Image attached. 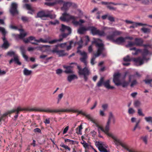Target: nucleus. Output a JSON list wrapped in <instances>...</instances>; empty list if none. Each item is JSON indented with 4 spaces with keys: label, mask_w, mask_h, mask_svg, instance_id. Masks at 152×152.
<instances>
[{
    "label": "nucleus",
    "mask_w": 152,
    "mask_h": 152,
    "mask_svg": "<svg viewBox=\"0 0 152 152\" xmlns=\"http://www.w3.org/2000/svg\"><path fill=\"white\" fill-rule=\"evenodd\" d=\"M146 84H150L152 82V79H146L144 80Z\"/></svg>",
    "instance_id": "63"
},
{
    "label": "nucleus",
    "mask_w": 152,
    "mask_h": 152,
    "mask_svg": "<svg viewBox=\"0 0 152 152\" xmlns=\"http://www.w3.org/2000/svg\"><path fill=\"white\" fill-rule=\"evenodd\" d=\"M17 7L18 4L16 3H13L12 4L10 11L12 14L14 15L18 13V12L17 9Z\"/></svg>",
    "instance_id": "17"
},
{
    "label": "nucleus",
    "mask_w": 152,
    "mask_h": 152,
    "mask_svg": "<svg viewBox=\"0 0 152 152\" xmlns=\"http://www.w3.org/2000/svg\"><path fill=\"white\" fill-rule=\"evenodd\" d=\"M140 102L138 101H135L134 103V105L136 107L139 106L140 105Z\"/></svg>",
    "instance_id": "58"
},
{
    "label": "nucleus",
    "mask_w": 152,
    "mask_h": 152,
    "mask_svg": "<svg viewBox=\"0 0 152 152\" xmlns=\"http://www.w3.org/2000/svg\"><path fill=\"white\" fill-rule=\"evenodd\" d=\"M62 71V70L61 69H58L56 71V73L57 74H59L61 73Z\"/></svg>",
    "instance_id": "64"
},
{
    "label": "nucleus",
    "mask_w": 152,
    "mask_h": 152,
    "mask_svg": "<svg viewBox=\"0 0 152 152\" xmlns=\"http://www.w3.org/2000/svg\"><path fill=\"white\" fill-rule=\"evenodd\" d=\"M115 122V118L113 113H109L106 125V130H110L111 124H114Z\"/></svg>",
    "instance_id": "12"
},
{
    "label": "nucleus",
    "mask_w": 152,
    "mask_h": 152,
    "mask_svg": "<svg viewBox=\"0 0 152 152\" xmlns=\"http://www.w3.org/2000/svg\"><path fill=\"white\" fill-rule=\"evenodd\" d=\"M20 49L23 57L26 61H28V56L25 54L26 50L25 49V47L23 46H22L20 47Z\"/></svg>",
    "instance_id": "22"
},
{
    "label": "nucleus",
    "mask_w": 152,
    "mask_h": 152,
    "mask_svg": "<svg viewBox=\"0 0 152 152\" xmlns=\"http://www.w3.org/2000/svg\"><path fill=\"white\" fill-rule=\"evenodd\" d=\"M88 27L81 26L78 29V32L80 34H83L86 31L88 30Z\"/></svg>",
    "instance_id": "25"
},
{
    "label": "nucleus",
    "mask_w": 152,
    "mask_h": 152,
    "mask_svg": "<svg viewBox=\"0 0 152 152\" xmlns=\"http://www.w3.org/2000/svg\"><path fill=\"white\" fill-rule=\"evenodd\" d=\"M61 146L66 149L68 150L69 151L70 150V148L67 145H64V144H61Z\"/></svg>",
    "instance_id": "47"
},
{
    "label": "nucleus",
    "mask_w": 152,
    "mask_h": 152,
    "mask_svg": "<svg viewBox=\"0 0 152 152\" xmlns=\"http://www.w3.org/2000/svg\"><path fill=\"white\" fill-rule=\"evenodd\" d=\"M77 110L74 109H52L49 108H47L45 110H41L40 111L41 112H44L49 113H58L59 112H72L74 113H77Z\"/></svg>",
    "instance_id": "7"
},
{
    "label": "nucleus",
    "mask_w": 152,
    "mask_h": 152,
    "mask_svg": "<svg viewBox=\"0 0 152 152\" xmlns=\"http://www.w3.org/2000/svg\"><path fill=\"white\" fill-rule=\"evenodd\" d=\"M137 113L140 116H144L145 115L144 114L142 113V110L140 109H138Z\"/></svg>",
    "instance_id": "51"
},
{
    "label": "nucleus",
    "mask_w": 152,
    "mask_h": 152,
    "mask_svg": "<svg viewBox=\"0 0 152 152\" xmlns=\"http://www.w3.org/2000/svg\"><path fill=\"white\" fill-rule=\"evenodd\" d=\"M143 41L141 38H136L135 39V45L137 46H143L144 49L142 52V56L144 59H149L146 58L147 56H149L152 54V52L150 51V49L152 48L151 45H143Z\"/></svg>",
    "instance_id": "3"
},
{
    "label": "nucleus",
    "mask_w": 152,
    "mask_h": 152,
    "mask_svg": "<svg viewBox=\"0 0 152 152\" xmlns=\"http://www.w3.org/2000/svg\"><path fill=\"white\" fill-rule=\"evenodd\" d=\"M121 77V74L118 72L115 73L114 75L113 82L117 86H118L120 85Z\"/></svg>",
    "instance_id": "16"
},
{
    "label": "nucleus",
    "mask_w": 152,
    "mask_h": 152,
    "mask_svg": "<svg viewBox=\"0 0 152 152\" xmlns=\"http://www.w3.org/2000/svg\"><path fill=\"white\" fill-rule=\"evenodd\" d=\"M132 25L130 26L129 27V28H135L137 27L138 26H145L146 25V24H144L142 23H135L133 22L132 23Z\"/></svg>",
    "instance_id": "32"
},
{
    "label": "nucleus",
    "mask_w": 152,
    "mask_h": 152,
    "mask_svg": "<svg viewBox=\"0 0 152 152\" xmlns=\"http://www.w3.org/2000/svg\"><path fill=\"white\" fill-rule=\"evenodd\" d=\"M52 10H48L39 12L37 13L36 17L40 18L44 20H46L48 17H50L51 19L54 18L56 17V15L52 14Z\"/></svg>",
    "instance_id": "6"
},
{
    "label": "nucleus",
    "mask_w": 152,
    "mask_h": 152,
    "mask_svg": "<svg viewBox=\"0 0 152 152\" xmlns=\"http://www.w3.org/2000/svg\"><path fill=\"white\" fill-rule=\"evenodd\" d=\"M59 23L58 21L57 20H55L54 21H50L49 22V24L52 25H56Z\"/></svg>",
    "instance_id": "46"
},
{
    "label": "nucleus",
    "mask_w": 152,
    "mask_h": 152,
    "mask_svg": "<svg viewBox=\"0 0 152 152\" xmlns=\"http://www.w3.org/2000/svg\"><path fill=\"white\" fill-rule=\"evenodd\" d=\"M88 30H91V33L93 35H96L97 34L98 30L94 27H88Z\"/></svg>",
    "instance_id": "33"
},
{
    "label": "nucleus",
    "mask_w": 152,
    "mask_h": 152,
    "mask_svg": "<svg viewBox=\"0 0 152 152\" xmlns=\"http://www.w3.org/2000/svg\"><path fill=\"white\" fill-rule=\"evenodd\" d=\"M42 109H39L37 110H35L34 109H26L25 108H22L20 107H17V108H15L12 110H11L10 111H9L8 112H7V113H6L4 114V116H7L9 114H10L11 113H16V114L15 115V116L14 117L15 118H16L18 115V114L19 112L20 111H23V110H28L30 111H32L34 110H37L38 111H40V110H41Z\"/></svg>",
    "instance_id": "10"
},
{
    "label": "nucleus",
    "mask_w": 152,
    "mask_h": 152,
    "mask_svg": "<svg viewBox=\"0 0 152 152\" xmlns=\"http://www.w3.org/2000/svg\"><path fill=\"white\" fill-rule=\"evenodd\" d=\"M142 3L144 4H148L149 3V0H142Z\"/></svg>",
    "instance_id": "57"
},
{
    "label": "nucleus",
    "mask_w": 152,
    "mask_h": 152,
    "mask_svg": "<svg viewBox=\"0 0 152 152\" xmlns=\"http://www.w3.org/2000/svg\"><path fill=\"white\" fill-rule=\"evenodd\" d=\"M13 58H12L10 61V64H11L13 61H14L15 63L17 64L18 65H20L21 64V63L19 61L18 56L17 55L15 56Z\"/></svg>",
    "instance_id": "26"
},
{
    "label": "nucleus",
    "mask_w": 152,
    "mask_h": 152,
    "mask_svg": "<svg viewBox=\"0 0 152 152\" xmlns=\"http://www.w3.org/2000/svg\"><path fill=\"white\" fill-rule=\"evenodd\" d=\"M93 121H90L93 123L94 124L97 128L99 132L100 131L104 132L108 136L111 137L113 140L114 144L116 146L118 145L121 140L116 136L113 133L109 132V130L106 131V126L104 128H103L102 126H99L98 124L97 120L94 117L92 118Z\"/></svg>",
    "instance_id": "2"
},
{
    "label": "nucleus",
    "mask_w": 152,
    "mask_h": 152,
    "mask_svg": "<svg viewBox=\"0 0 152 152\" xmlns=\"http://www.w3.org/2000/svg\"><path fill=\"white\" fill-rule=\"evenodd\" d=\"M102 107L104 110H105L107 108L108 105L107 104H103L102 106Z\"/></svg>",
    "instance_id": "59"
},
{
    "label": "nucleus",
    "mask_w": 152,
    "mask_h": 152,
    "mask_svg": "<svg viewBox=\"0 0 152 152\" xmlns=\"http://www.w3.org/2000/svg\"><path fill=\"white\" fill-rule=\"evenodd\" d=\"M97 35L100 36L104 37L106 36V34L103 31H101L98 30Z\"/></svg>",
    "instance_id": "40"
},
{
    "label": "nucleus",
    "mask_w": 152,
    "mask_h": 152,
    "mask_svg": "<svg viewBox=\"0 0 152 152\" xmlns=\"http://www.w3.org/2000/svg\"><path fill=\"white\" fill-rule=\"evenodd\" d=\"M92 43H95L96 47L98 48L97 52L95 54L91 60V64L93 65L94 63V61L96 57L99 56L101 54L104 49V45L102 40L99 39H94V40L92 42Z\"/></svg>",
    "instance_id": "5"
},
{
    "label": "nucleus",
    "mask_w": 152,
    "mask_h": 152,
    "mask_svg": "<svg viewBox=\"0 0 152 152\" xmlns=\"http://www.w3.org/2000/svg\"><path fill=\"white\" fill-rule=\"evenodd\" d=\"M78 69V73L80 75L83 76L85 81H87L88 79V77L89 74V70L88 68L85 67L83 69H82L80 66H77Z\"/></svg>",
    "instance_id": "11"
},
{
    "label": "nucleus",
    "mask_w": 152,
    "mask_h": 152,
    "mask_svg": "<svg viewBox=\"0 0 152 152\" xmlns=\"http://www.w3.org/2000/svg\"><path fill=\"white\" fill-rule=\"evenodd\" d=\"M63 67L66 69V70L64 72L67 74L72 73H73V71L72 69V67L71 66H66L64 65Z\"/></svg>",
    "instance_id": "23"
},
{
    "label": "nucleus",
    "mask_w": 152,
    "mask_h": 152,
    "mask_svg": "<svg viewBox=\"0 0 152 152\" xmlns=\"http://www.w3.org/2000/svg\"><path fill=\"white\" fill-rule=\"evenodd\" d=\"M63 96V93H61L60 94L58 95V100L57 103L58 104L61 100V99L62 98Z\"/></svg>",
    "instance_id": "53"
},
{
    "label": "nucleus",
    "mask_w": 152,
    "mask_h": 152,
    "mask_svg": "<svg viewBox=\"0 0 152 152\" xmlns=\"http://www.w3.org/2000/svg\"><path fill=\"white\" fill-rule=\"evenodd\" d=\"M65 142H69L70 144H72L74 142V141L68 139H65L64 140Z\"/></svg>",
    "instance_id": "62"
},
{
    "label": "nucleus",
    "mask_w": 152,
    "mask_h": 152,
    "mask_svg": "<svg viewBox=\"0 0 152 152\" xmlns=\"http://www.w3.org/2000/svg\"><path fill=\"white\" fill-rule=\"evenodd\" d=\"M81 144L83 145V146L85 148L86 151L87 150H88L91 148H93L92 146L89 143H88L84 140L81 142Z\"/></svg>",
    "instance_id": "24"
},
{
    "label": "nucleus",
    "mask_w": 152,
    "mask_h": 152,
    "mask_svg": "<svg viewBox=\"0 0 152 152\" xmlns=\"http://www.w3.org/2000/svg\"><path fill=\"white\" fill-rule=\"evenodd\" d=\"M141 30L145 33H147L150 32L149 29L145 28H141Z\"/></svg>",
    "instance_id": "50"
},
{
    "label": "nucleus",
    "mask_w": 152,
    "mask_h": 152,
    "mask_svg": "<svg viewBox=\"0 0 152 152\" xmlns=\"http://www.w3.org/2000/svg\"><path fill=\"white\" fill-rule=\"evenodd\" d=\"M145 119L147 122L152 124V117H145Z\"/></svg>",
    "instance_id": "42"
},
{
    "label": "nucleus",
    "mask_w": 152,
    "mask_h": 152,
    "mask_svg": "<svg viewBox=\"0 0 152 152\" xmlns=\"http://www.w3.org/2000/svg\"><path fill=\"white\" fill-rule=\"evenodd\" d=\"M21 19L22 21L24 22L27 21L28 20V19L27 17L25 16L22 17Z\"/></svg>",
    "instance_id": "61"
},
{
    "label": "nucleus",
    "mask_w": 152,
    "mask_h": 152,
    "mask_svg": "<svg viewBox=\"0 0 152 152\" xmlns=\"http://www.w3.org/2000/svg\"><path fill=\"white\" fill-rule=\"evenodd\" d=\"M61 31L62 32H64L66 33L63 34L62 35L63 38H64L70 34L71 32V28L65 26L63 24L61 25V28L60 29Z\"/></svg>",
    "instance_id": "14"
},
{
    "label": "nucleus",
    "mask_w": 152,
    "mask_h": 152,
    "mask_svg": "<svg viewBox=\"0 0 152 152\" xmlns=\"http://www.w3.org/2000/svg\"><path fill=\"white\" fill-rule=\"evenodd\" d=\"M83 42V41L82 39H81L79 42H78V44L79 46L77 48V53H79L81 56V57L80 58V61L83 62L85 65H86L87 63L86 61V59L87 58V53L85 52H82L80 50H79V49L81 48L82 47Z\"/></svg>",
    "instance_id": "8"
},
{
    "label": "nucleus",
    "mask_w": 152,
    "mask_h": 152,
    "mask_svg": "<svg viewBox=\"0 0 152 152\" xmlns=\"http://www.w3.org/2000/svg\"><path fill=\"white\" fill-rule=\"evenodd\" d=\"M32 72L31 70H29L26 68H24L23 71V74L26 76L30 75L32 74Z\"/></svg>",
    "instance_id": "35"
},
{
    "label": "nucleus",
    "mask_w": 152,
    "mask_h": 152,
    "mask_svg": "<svg viewBox=\"0 0 152 152\" xmlns=\"http://www.w3.org/2000/svg\"><path fill=\"white\" fill-rule=\"evenodd\" d=\"M37 40L35 37L31 36L27 38L23 39V41L25 43H27L32 40H34L36 42Z\"/></svg>",
    "instance_id": "30"
},
{
    "label": "nucleus",
    "mask_w": 152,
    "mask_h": 152,
    "mask_svg": "<svg viewBox=\"0 0 152 152\" xmlns=\"http://www.w3.org/2000/svg\"><path fill=\"white\" fill-rule=\"evenodd\" d=\"M77 113H78V114H81L82 115L85 116L90 121H93V120L92 119V118L93 117L90 114H87L83 112L82 110H77Z\"/></svg>",
    "instance_id": "20"
},
{
    "label": "nucleus",
    "mask_w": 152,
    "mask_h": 152,
    "mask_svg": "<svg viewBox=\"0 0 152 152\" xmlns=\"http://www.w3.org/2000/svg\"><path fill=\"white\" fill-rule=\"evenodd\" d=\"M2 39L4 43L2 45L1 47L5 49H7L9 46L10 44L6 40L5 37H2Z\"/></svg>",
    "instance_id": "29"
},
{
    "label": "nucleus",
    "mask_w": 152,
    "mask_h": 152,
    "mask_svg": "<svg viewBox=\"0 0 152 152\" xmlns=\"http://www.w3.org/2000/svg\"><path fill=\"white\" fill-rule=\"evenodd\" d=\"M77 77L76 75L72 74L68 76L67 80L69 82H71L72 80L75 79H77Z\"/></svg>",
    "instance_id": "31"
},
{
    "label": "nucleus",
    "mask_w": 152,
    "mask_h": 152,
    "mask_svg": "<svg viewBox=\"0 0 152 152\" xmlns=\"http://www.w3.org/2000/svg\"><path fill=\"white\" fill-rule=\"evenodd\" d=\"M130 50H134L135 51V52L134 53H132V54L133 55H137L139 53H142V52L143 51H142L140 49H137L136 48H130ZM142 57H140L142 58H143V57L142 55Z\"/></svg>",
    "instance_id": "28"
},
{
    "label": "nucleus",
    "mask_w": 152,
    "mask_h": 152,
    "mask_svg": "<svg viewBox=\"0 0 152 152\" xmlns=\"http://www.w3.org/2000/svg\"><path fill=\"white\" fill-rule=\"evenodd\" d=\"M77 17L72 16L66 12H65L62 14V16L60 18V20L63 21H68L70 20H72V23L75 26L81 25L82 24L85 22V21L80 19L79 21H77Z\"/></svg>",
    "instance_id": "4"
},
{
    "label": "nucleus",
    "mask_w": 152,
    "mask_h": 152,
    "mask_svg": "<svg viewBox=\"0 0 152 152\" xmlns=\"http://www.w3.org/2000/svg\"><path fill=\"white\" fill-rule=\"evenodd\" d=\"M110 81L109 80H107L104 82V86L108 89H113L115 87L113 86H111L110 85Z\"/></svg>",
    "instance_id": "27"
},
{
    "label": "nucleus",
    "mask_w": 152,
    "mask_h": 152,
    "mask_svg": "<svg viewBox=\"0 0 152 152\" xmlns=\"http://www.w3.org/2000/svg\"><path fill=\"white\" fill-rule=\"evenodd\" d=\"M73 43V42L72 41H70L69 42V45L67 46L66 48V49L67 50H69L71 49V45Z\"/></svg>",
    "instance_id": "60"
},
{
    "label": "nucleus",
    "mask_w": 152,
    "mask_h": 152,
    "mask_svg": "<svg viewBox=\"0 0 152 152\" xmlns=\"http://www.w3.org/2000/svg\"><path fill=\"white\" fill-rule=\"evenodd\" d=\"M108 19L110 21L113 22L115 21L114 18L113 16L110 15H109L108 16Z\"/></svg>",
    "instance_id": "52"
},
{
    "label": "nucleus",
    "mask_w": 152,
    "mask_h": 152,
    "mask_svg": "<svg viewBox=\"0 0 152 152\" xmlns=\"http://www.w3.org/2000/svg\"><path fill=\"white\" fill-rule=\"evenodd\" d=\"M57 54L59 55V56H65L67 54L65 53L64 50H58Z\"/></svg>",
    "instance_id": "39"
},
{
    "label": "nucleus",
    "mask_w": 152,
    "mask_h": 152,
    "mask_svg": "<svg viewBox=\"0 0 152 152\" xmlns=\"http://www.w3.org/2000/svg\"><path fill=\"white\" fill-rule=\"evenodd\" d=\"M140 122V120H138L136 121V124L133 129V131H134L136 130L137 129L140 130L141 129V127L139 125V123Z\"/></svg>",
    "instance_id": "34"
},
{
    "label": "nucleus",
    "mask_w": 152,
    "mask_h": 152,
    "mask_svg": "<svg viewBox=\"0 0 152 152\" xmlns=\"http://www.w3.org/2000/svg\"><path fill=\"white\" fill-rule=\"evenodd\" d=\"M45 4L49 6H55L53 2H46L45 3Z\"/></svg>",
    "instance_id": "55"
},
{
    "label": "nucleus",
    "mask_w": 152,
    "mask_h": 152,
    "mask_svg": "<svg viewBox=\"0 0 152 152\" xmlns=\"http://www.w3.org/2000/svg\"><path fill=\"white\" fill-rule=\"evenodd\" d=\"M142 138L143 141L145 143V144H147L148 137L147 136H145V137H142Z\"/></svg>",
    "instance_id": "56"
},
{
    "label": "nucleus",
    "mask_w": 152,
    "mask_h": 152,
    "mask_svg": "<svg viewBox=\"0 0 152 152\" xmlns=\"http://www.w3.org/2000/svg\"><path fill=\"white\" fill-rule=\"evenodd\" d=\"M135 75H131L129 77V82H131L132 80H133L132 82L131 83L130 85L131 87H133L137 83V82L135 80Z\"/></svg>",
    "instance_id": "19"
},
{
    "label": "nucleus",
    "mask_w": 152,
    "mask_h": 152,
    "mask_svg": "<svg viewBox=\"0 0 152 152\" xmlns=\"http://www.w3.org/2000/svg\"><path fill=\"white\" fill-rule=\"evenodd\" d=\"M48 45H42L39 46L35 47V49H37L38 50H41L42 48L48 47Z\"/></svg>",
    "instance_id": "48"
},
{
    "label": "nucleus",
    "mask_w": 152,
    "mask_h": 152,
    "mask_svg": "<svg viewBox=\"0 0 152 152\" xmlns=\"http://www.w3.org/2000/svg\"><path fill=\"white\" fill-rule=\"evenodd\" d=\"M7 55H8L10 56H13V57L16 55L15 54V53L12 51H10L8 52L7 53Z\"/></svg>",
    "instance_id": "44"
},
{
    "label": "nucleus",
    "mask_w": 152,
    "mask_h": 152,
    "mask_svg": "<svg viewBox=\"0 0 152 152\" xmlns=\"http://www.w3.org/2000/svg\"><path fill=\"white\" fill-rule=\"evenodd\" d=\"M109 29L112 30L111 34L107 36V39L119 45L125 42V38L122 37H118L116 39L115 38V36H119L122 34L121 31L117 30L115 28H110Z\"/></svg>",
    "instance_id": "1"
},
{
    "label": "nucleus",
    "mask_w": 152,
    "mask_h": 152,
    "mask_svg": "<svg viewBox=\"0 0 152 152\" xmlns=\"http://www.w3.org/2000/svg\"><path fill=\"white\" fill-rule=\"evenodd\" d=\"M24 7L26 8L28 10H31V5L30 4H25L24 6Z\"/></svg>",
    "instance_id": "49"
},
{
    "label": "nucleus",
    "mask_w": 152,
    "mask_h": 152,
    "mask_svg": "<svg viewBox=\"0 0 152 152\" xmlns=\"http://www.w3.org/2000/svg\"><path fill=\"white\" fill-rule=\"evenodd\" d=\"M0 32H1L2 35H3V37H5V35L7 33V32L6 31L5 28L3 27H0Z\"/></svg>",
    "instance_id": "41"
},
{
    "label": "nucleus",
    "mask_w": 152,
    "mask_h": 152,
    "mask_svg": "<svg viewBox=\"0 0 152 152\" xmlns=\"http://www.w3.org/2000/svg\"><path fill=\"white\" fill-rule=\"evenodd\" d=\"M134 42H128V44L127 45H126L127 47H131L132 46H133L135 45Z\"/></svg>",
    "instance_id": "54"
},
{
    "label": "nucleus",
    "mask_w": 152,
    "mask_h": 152,
    "mask_svg": "<svg viewBox=\"0 0 152 152\" xmlns=\"http://www.w3.org/2000/svg\"><path fill=\"white\" fill-rule=\"evenodd\" d=\"M104 78L102 77L100 78V80L97 83L96 86L98 87L101 86L102 84L104 85Z\"/></svg>",
    "instance_id": "36"
},
{
    "label": "nucleus",
    "mask_w": 152,
    "mask_h": 152,
    "mask_svg": "<svg viewBox=\"0 0 152 152\" xmlns=\"http://www.w3.org/2000/svg\"><path fill=\"white\" fill-rule=\"evenodd\" d=\"M129 84V82H127L125 81H123L122 82H120V85H121L124 88H126L128 86Z\"/></svg>",
    "instance_id": "37"
},
{
    "label": "nucleus",
    "mask_w": 152,
    "mask_h": 152,
    "mask_svg": "<svg viewBox=\"0 0 152 152\" xmlns=\"http://www.w3.org/2000/svg\"><path fill=\"white\" fill-rule=\"evenodd\" d=\"M51 39L50 37H48L46 39H43L42 38H40L39 39H37L36 42L38 43L42 42L43 43H46L48 42L50 44H53L57 42H60L62 40V39H54L52 41H50Z\"/></svg>",
    "instance_id": "13"
},
{
    "label": "nucleus",
    "mask_w": 152,
    "mask_h": 152,
    "mask_svg": "<svg viewBox=\"0 0 152 152\" xmlns=\"http://www.w3.org/2000/svg\"><path fill=\"white\" fill-rule=\"evenodd\" d=\"M97 146L101 152H109L106 149L107 145L103 142H98Z\"/></svg>",
    "instance_id": "15"
},
{
    "label": "nucleus",
    "mask_w": 152,
    "mask_h": 152,
    "mask_svg": "<svg viewBox=\"0 0 152 152\" xmlns=\"http://www.w3.org/2000/svg\"><path fill=\"white\" fill-rule=\"evenodd\" d=\"M55 5L57 4L61 5L64 2L63 0H54L53 1Z\"/></svg>",
    "instance_id": "38"
},
{
    "label": "nucleus",
    "mask_w": 152,
    "mask_h": 152,
    "mask_svg": "<svg viewBox=\"0 0 152 152\" xmlns=\"http://www.w3.org/2000/svg\"><path fill=\"white\" fill-rule=\"evenodd\" d=\"M107 7L111 10H116V8L112 7L110 5V3L107 5Z\"/></svg>",
    "instance_id": "45"
},
{
    "label": "nucleus",
    "mask_w": 152,
    "mask_h": 152,
    "mask_svg": "<svg viewBox=\"0 0 152 152\" xmlns=\"http://www.w3.org/2000/svg\"><path fill=\"white\" fill-rule=\"evenodd\" d=\"M27 34L26 32H21L20 34H13L12 35L16 39H22Z\"/></svg>",
    "instance_id": "21"
},
{
    "label": "nucleus",
    "mask_w": 152,
    "mask_h": 152,
    "mask_svg": "<svg viewBox=\"0 0 152 152\" xmlns=\"http://www.w3.org/2000/svg\"><path fill=\"white\" fill-rule=\"evenodd\" d=\"M124 60L125 61H133L134 62L135 64L137 66H140L143 64L144 61H147L148 60L142 58L140 57L137 58H130L129 55L127 56L126 57L124 58Z\"/></svg>",
    "instance_id": "9"
},
{
    "label": "nucleus",
    "mask_w": 152,
    "mask_h": 152,
    "mask_svg": "<svg viewBox=\"0 0 152 152\" xmlns=\"http://www.w3.org/2000/svg\"><path fill=\"white\" fill-rule=\"evenodd\" d=\"M63 6L61 8V10L63 11H66L71 6L72 3L70 2H65L64 1L63 3Z\"/></svg>",
    "instance_id": "18"
},
{
    "label": "nucleus",
    "mask_w": 152,
    "mask_h": 152,
    "mask_svg": "<svg viewBox=\"0 0 152 152\" xmlns=\"http://www.w3.org/2000/svg\"><path fill=\"white\" fill-rule=\"evenodd\" d=\"M128 113L129 114H133L135 113V110L132 108H129Z\"/></svg>",
    "instance_id": "43"
}]
</instances>
